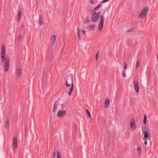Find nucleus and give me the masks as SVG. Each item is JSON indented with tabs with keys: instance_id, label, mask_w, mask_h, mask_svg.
Returning <instances> with one entry per match:
<instances>
[{
	"instance_id": "nucleus-1",
	"label": "nucleus",
	"mask_w": 158,
	"mask_h": 158,
	"mask_svg": "<svg viewBox=\"0 0 158 158\" xmlns=\"http://www.w3.org/2000/svg\"><path fill=\"white\" fill-rule=\"evenodd\" d=\"M5 47L4 45L2 46L1 54V61L2 63L5 61L4 66L5 71H8L9 66L10 58L8 56H5Z\"/></svg>"
},
{
	"instance_id": "nucleus-2",
	"label": "nucleus",
	"mask_w": 158,
	"mask_h": 158,
	"mask_svg": "<svg viewBox=\"0 0 158 158\" xmlns=\"http://www.w3.org/2000/svg\"><path fill=\"white\" fill-rule=\"evenodd\" d=\"M65 85L67 87H70L71 86L69 91L68 92L69 95H70L72 94V92L73 91L74 89V85L73 80V77L72 76L70 75H69L68 76L65 83Z\"/></svg>"
},
{
	"instance_id": "nucleus-3",
	"label": "nucleus",
	"mask_w": 158,
	"mask_h": 158,
	"mask_svg": "<svg viewBox=\"0 0 158 158\" xmlns=\"http://www.w3.org/2000/svg\"><path fill=\"white\" fill-rule=\"evenodd\" d=\"M143 133L144 134L143 140H149L151 138V133L148 127H143L142 129Z\"/></svg>"
},
{
	"instance_id": "nucleus-4",
	"label": "nucleus",
	"mask_w": 158,
	"mask_h": 158,
	"mask_svg": "<svg viewBox=\"0 0 158 158\" xmlns=\"http://www.w3.org/2000/svg\"><path fill=\"white\" fill-rule=\"evenodd\" d=\"M148 9V7L147 6L143 8L140 13L138 16V18L142 19L144 17H146L147 14Z\"/></svg>"
},
{
	"instance_id": "nucleus-5",
	"label": "nucleus",
	"mask_w": 158,
	"mask_h": 158,
	"mask_svg": "<svg viewBox=\"0 0 158 158\" xmlns=\"http://www.w3.org/2000/svg\"><path fill=\"white\" fill-rule=\"evenodd\" d=\"M100 22L98 24V30L99 31H101L103 28L104 25V19L103 16L101 15L100 16Z\"/></svg>"
},
{
	"instance_id": "nucleus-6",
	"label": "nucleus",
	"mask_w": 158,
	"mask_h": 158,
	"mask_svg": "<svg viewBox=\"0 0 158 158\" xmlns=\"http://www.w3.org/2000/svg\"><path fill=\"white\" fill-rule=\"evenodd\" d=\"M92 15L91 19L93 22H96L99 19L98 15H96V12L94 11H93L92 12Z\"/></svg>"
},
{
	"instance_id": "nucleus-7",
	"label": "nucleus",
	"mask_w": 158,
	"mask_h": 158,
	"mask_svg": "<svg viewBox=\"0 0 158 158\" xmlns=\"http://www.w3.org/2000/svg\"><path fill=\"white\" fill-rule=\"evenodd\" d=\"M53 58V55L52 53L51 52H48L46 55V61L47 63L51 61Z\"/></svg>"
},
{
	"instance_id": "nucleus-8",
	"label": "nucleus",
	"mask_w": 158,
	"mask_h": 158,
	"mask_svg": "<svg viewBox=\"0 0 158 158\" xmlns=\"http://www.w3.org/2000/svg\"><path fill=\"white\" fill-rule=\"evenodd\" d=\"M66 111L64 110H59L57 114V116L58 117H63L66 115Z\"/></svg>"
},
{
	"instance_id": "nucleus-9",
	"label": "nucleus",
	"mask_w": 158,
	"mask_h": 158,
	"mask_svg": "<svg viewBox=\"0 0 158 158\" xmlns=\"http://www.w3.org/2000/svg\"><path fill=\"white\" fill-rule=\"evenodd\" d=\"M17 139L16 137H14L13 138V149L15 151L17 147Z\"/></svg>"
},
{
	"instance_id": "nucleus-10",
	"label": "nucleus",
	"mask_w": 158,
	"mask_h": 158,
	"mask_svg": "<svg viewBox=\"0 0 158 158\" xmlns=\"http://www.w3.org/2000/svg\"><path fill=\"white\" fill-rule=\"evenodd\" d=\"M136 125L135 124V120L134 119H132L130 122V128L131 129L134 131L135 129Z\"/></svg>"
},
{
	"instance_id": "nucleus-11",
	"label": "nucleus",
	"mask_w": 158,
	"mask_h": 158,
	"mask_svg": "<svg viewBox=\"0 0 158 158\" xmlns=\"http://www.w3.org/2000/svg\"><path fill=\"white\" fill-rule=\"evenodd\" d=\"M134 87L136 92H138L139 91V86L138 82L135 81L134 82Z\"/></svg>"
},
{
	"instance_id": "nucleus-12",
	"label": "nucleus",
	"mask_w": 158,
	"mask_h": 158,
	"mask_svg": "<svg viewBox=\"0 0 158 158\" xmlns=\"http://www.w3.org/2000/svg\"><path fill=\"white\" fill-rule=\"evenodd\" d=\"M110 104V101L108 98H106L105 100V107L106 108H107Z\"/></svg>"
},
{
	"instance_id": "nucleus-13",
	"label": "nucleus",
	"mask_w": 158,
	"mask_h": 158,
	"mask_svg": "<svg viewBox=\"0 0 158 158\" xmlns=\"http://www.w3.org/2000/svg\"><path fill=\"white\" fill-rule=\"evenodd\" d=\"M43 16L42 14L40 15L39 19V22L40 25H41L43 22Z\"/></svg>"
},
{
	"instance_id": "nucleus-14",
	"label": "nucleus",
	"mask_w": 158,
	"mask_h": 158,
	"mask_svg": "<svg viewBox=\"0 0 158 158\" xmlns=\"http://www.w3.org/2000/svg\"><path fill=\"white\" fill-rule=\"evenodd\" d=\"M57 101H56L54 103L53 108V113H55L57 110Z\"/></svg>"
},
{
	"instance_id": "nucleus-15",
	"label": "nucleus",
	"mask_w": 158,
	"mask_h": 158,
	"mask_svg": "<svg viewBox=\"0 0 158 158\" xmlns=\"http://www.w3.org/2000/svg\"><path fill=\"white\" fill-rule=\"evenodd\" d=\"M21 73V68L18 69L16 70V74L18 78L20 77Z\"/></svg>"
},
{
	"instance_id": "nucleus-16",
	"label": "nucleus",
	"mask_w": 158,
	"mask_h": 158,
	"mask_svg": "<svg viewBox=\"0 0 158 158\" xmlns=\"http://www.w3.org/2000/svg\"><path fill=\"white\" fill-rule=\"evenodd\" d=\"M7 121L5 122V128L7 129L9 127V121L8 118H6Z\"/></svg>"
},
{
	"instance_id": "nucleus-17",
	"label": "nucleus",
	"mask_w": 158,
	"mask_h": 158,
	"mask_svg": "<svg viewBox=\"0 0 158 158\" xmlns=\"http://www.w3.org/2000/svg\"><path fill=\"white\" fill-rule=\"evenodd\" d=\"M21 11H19L18 12V14L17 16V21H19L21 19Z\"/></svg>"
},
{
	"instance_id": "nucleus-18",
	"label": "nucleus",
	"mask_w": 158,
	"mask_h": 158,
	"mask_svg": "<svg viewBox=\"0 0 158 158\" xmlns=\"http://www.w3.org/2000/svg\"><path fill=\"white\" fill-rule=\"evenodd\" d=\"M90 21V18L88 16H87L86 18V19L84 21V23L86 24L88 23Z\"/></svg>"
},
{
	"instance_id": "nucleus-19",
	"label": "nucleus",
	"mask_w": 158,
	"mask_h": 158,
	"mask_svg": "<svg viewBox=\"0 0 158 158\" xmlns=\"http://www.w3.org/2000/svg\"><path fill=\"white\" fill-rule=\"evenodd\" d=\"M52 45H53L56 39V36H55V35H53L52 36Z\"/></svg>"
},
{
	"instance_id": "nucleus-20",
	"label": "nucleus",
	"mask_w": 158,
	"mask_h": 158,
	"mask_svg": "<svg viewBox=\"0 0 158 158\" xmlns=\"http://www.w3.org/2000/svg\"><path fill=\"white\" fill-rule=\"evenodd\" d=\"M95 25H91L89 26V28L90 30H92L95 29Z\"/></svg>"
},
{
	"instance_id": "nucleus-21",
	"label": "nucleus",
	"mask_w": 158,
	"mask_h": 158,
	"mask_svg": "<svg viewBox=\"0 0 158 158\" xmlns=\"http://www.w3.org/2000/svg\"><path fill=\"white\" fill-rule=\"evenodd\" d=\"M81 32V30L79 28H78L77 30V35L78 38L79 39L80 37V33Z\"/></svg>"
},
{
	"instance_id": "nucleus-22",
	"label": "nucleus",
	"mask_w": 158,
	"mask_h": 158,
	"mask_svg": "<svg viewBox=\"0 0 158 158\" xmlns=\"http://www.w3.org/2000/svg\"><path fill=\"white\" fill-rule=\"evenodd\" d=\"M56 153H57V158H61L60 152L59 151H57Z\"/></svg>"
},
{
	"instance_id": "nucleus-23",
	"label": "nucleus",
	"mask_w": 158,
	"mask_h": 158,
	"mask_svg": "<svg viewBox=\"0 0 158 158\" xmlns=\"http://www.w3.org/2000/svg\"><path fill=\"white\" fill-rule=\"evenodd\" d=\"M137 151L138 153L140 155L141 152V148L140 147H138L137 148Z\"/></svg>"
},
{
	"instance_id": "nucleus-24",
	"label": "nucleus",
	"mask_w": 158,
	"mask_h": 158,
	"mask_svg": "<svg viewBox=\"0 0 158 158\" xmlns=\"http://www.w3.org/2000/svg\"><path fill=\"white\" fill-rule=\"evenodd\" d=\"M102 4L101 3L99 4L97 6L94 8V10L95 11L99 8H100Z\"/></svg>"
},
{
	"instance_id": "nucleus-25",
	"label": "nucleus",
	"mask_w": 158,
	"mask_h": 158,
	"mask_svg": "<svg viewBox=\"0 0 158 158\" xmlns=\"http://www.w3.org/2000/svg\"><path fill=\"white\" fill-rule=\"evenodd\" d=\"M143 121L144 125H145L147 122V117L146 114L144 116Z\"/></svg>"
},
{
	"instance_id": "nucleus-26",
	"label": "nucleus",
	"mask_w": 158,
	"mask_h": 158,
	"mask_svg": "<svg viewBox=\"0 0 158 158\" xmlns=\"http://www.w3.org/2000/svg\"><path fill=\"white\" fill-rule=\"evenodd\" d=\"M139 64H140L139 60H137L136 64V67L137 69L138 67L139 66Z\"/></svg>"
},
{
	"instance_id": "nucleus-27",
	"label": "nucleus",
	"mask_w": 158,
	"mask_h": 158,
	"mask_svg": "<svg viewBox=\"0 0 158 158\" xmlns=\"http://www.w3.org/2000/svg\"><path fill=\"white\" fill-rule=\"evenodd\" d=\"M86 113L87 114L88 116L89 117V118H90L91 117V115L90 113L89 112V110H86Z\"/></svg>"
},
{
	"instance_id": "nucleus-28",
	"label": "nucleus",
	"mask_w": 158,
	"mask_h": 158,
	"mask_svg": "<svg viewBox=\"0 0 158 158\" xmlns=\"http://www.w3.org/2000/svg\"><path fill=\"white\" fill-rule=\"evenodd\" d=\"M122 75L124 77H125L126 76V71L125 69L123 70Z\"/></svg>"
},
{
	"instance_id": "nucleus-29",
	"label": "nucleus",
	"mask_w": 158,
	"mask_h": 158,
	"mask_svg": "<svg viewBox=\"0 0 158 158\" xmlns=\"http://www.w3.org/2000/svg\"><path fill=\"white\" fill-rule=\"evenodd\" d=\"M134 30V28H132L131 29H128L127 31V33L131 32L133 31Z\"/></svg>"
},
{
	"instance_id": "nucleus-30",
	"label": "nucleus",
	"mask_w": 158,
	"mask_h": 158,
	"mask_svg": "<svg viewBox=\"0 0 158 158\" xmlns=\"http://www.w3.org/2000/svg\"><path fill=\"white\" fill-rule=\"evenodd\" d=\"M99 55V52L98 51L97 52L96 54V60H98V56Z\"/></svg>"
},
{
	"instance_id": "nucleus-31",
	"label": "nucleus",
	"mask_w": 158,
	"mask_h": 158,
	"mask_svg": "<svg viewBox=\"0 0 158 158\" xmlns=\"http://www.w3.org/2000/svg\"><path fill=\"white\" fill-rule=\"evenodd\" d=\"M46 78H47V76H46V75H45V76H44L43 78H42V81H43V82H44V81H46Z\"/></svg>"
},
{
	"instance_id": "nucleus-32",
	"label": "nucleus",
	"mask_w": 158,
	"mask_h": 158,
	"mask_svg": "<svg viewBox=\"0 0 158 158\" xmlns=\"http://www.w3.org/2000/svg\"><path fill=\"white\" fill-rule=\"evenodd\" d=\"M124 66L123 67V68L125 70L127 68V64H126V62H124Z\"/></svg>"
},
{
	"instance_id": "nucleus-33",
	"label": "nucleus",
	"mask_w": 158,
	"mask_h": 158,
	"mask_svg": "<svg viewBox=\"0 0 158 158\" xmlns=\"http://www.w3.org/2000/svg\"><path fill=\"white\" fill-rule=\"evenodd\" d=\"M23 36L21 35L19 36L18 38V40H20L22 38Z\"/></svg>"
},
{
	"instance_id": "nucleus-34",
	"label": "nucleus",
	"mask_w": 158,
	"mask_h": 158,
	"mask_svg": "<svg viewBox=\"0 0 158 158\" xmlns=\"http://www.w3.org/2000/svg\"><path fill=\"white\" fill-rule=\"evenodd\" d=\"M56 156V152L55 151V149L54 150V152L53 154V157H55Z\"/></svg>"
},
{
	"instance_id": "nucleus-35",
	"label": "nucleus",
	"mask_w": 158,
	"mask_h": 158,
	"mask_svg": "<svg viewBox=\"0 0 158 158\" xmlns=\"http://www.w3.org/2000/svg\"><path fill=\"white\" fill-rule=\"evenodd\" d=\"M100 14H101V12H98L96 13V15H98V17L99 18V17H100Z\"/></svg>"
},
{
	"instance_id": "nucleus-36",
	"label": "nucleus",
	"mask_w": 158,
	"mask_h": 158,
	"mask_svg": "<svg viewBox=\"0 0 158 158\" xmlns=\"http://www.w3.org/2000/svg\"><path fill=\"white\" fill-rule=\"evenodd\" d=\"M109 0H103L102 2H106L108 1Z\"/></svg>"
},
{
	"instance_id": "nucleus-37",
	"label": "nucleus",
	"mask_w": 158,
	"mask_h": 158,
	"mask_svg": "<svg viewBox=\"0 0 158 158\" xmlns=\"http://www.w3.org/2000/svg\"><path fill=\"white\" fill-rule=\"evenodd\" d=\"M82 33L83 35H85V31L84 30H83L82 31Z\"/></svg>"
},
{
	"instance_id": "nucleus-38",
	"label": "nucleus",
	"mask_w": 158,
	"mask_h": 158,
	"mask_svg": "<svg viewBox=\"0 0 158 158\" xmlns=\"http://www.w3.org/2000/svg\"><path fill=\"white\" fill-rule=\"evenodd\" d=\"M90 3H92L93 4H94L93 0H90Z\"/></svg>"
},
{
	"instance_id": "nucleus-39",
	"label": "nucleus",
	"mask_w": 158,
	"mask_h": 158,
	"mask_svg": "<svg viewBox=\"0 0 158 158\" xmlns=\"http://www.w3.org/2000/svg\"><path fill=\"white\" fill-rule=\"evenodd\" d=\"M145 141L144 142V144L145 145H147V141H146L147 140H145Z\"/></svg>"
},
{
	"instance_id": "nucleus-40",
	"label": "nucleus",
	"mask_w": 158,
	"mask_h": 158,
	"mask_svg": "<svg viewBox=\"0 0 158 158\" xmlns=\"http://www.w3.org/2000/svg\"><path fill=\"white\" fill-rule=\"evenodd\" d=\"M148 73H149V75H150V72H150V70H148Z\"/></svg>"
},
{
	"instance_id": "nucleus-41",
	"label": "nucleus",
	"mask_w": 158,
	"mask_h": 158,
	"mask_svg": "<svg viewBox=\"0 0 158 158\" xmlns=\"http://www.w3.org/2000/svg\"><path fill=\"white\" fill-rule=\"evenodd\" d=\"M62 104H62V106H61V108L62 109H63V106L62 105Z\"/></svg>"
},
{
	"instance_id": "nucleus-42",
	"label": "nucleus",
	"mask_w": 158,
	"mask_h": 158,
	"mask_svg": "<svg viewBox=\"0 0 158 158\" xmlns=\"http://www.w3.org/2000/svg\"><path fill=\"white\" fill-rule=\"evenodd\" d=\"M157 60H158V54H157Z\"/></svg>"
}]
</instances>
